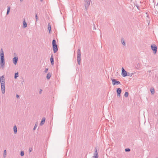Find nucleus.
<instances>
[{
    "instance_id": "obj_44",
    "label": "nucleus",
    "mask_w": 158,
    "mask_h": 158,
    "mask_svg": "<svg viewBox=\"0 0 158 158\" xmlns=\"http://www.w3.org/2000/svg\"><path fill=\"white\" fill-rule=\"evenodd\" d=\"M132 74H131V76H132Z\"/></svg>"
},
{
    "instance_id": "obj_30",
    "label": "nucleus",
    "mask_w": 158,
    "mask_h": 158,
    "mask_svg": "<svg viewBox=\"0 0 158 158\" xmlns=\"http://www.w3.org/2000/svg\"><path fill=\"white\" fill-rule=\"evenodd\" d=\"M37 125L35 124L34 127V128H33L34 130H35L36 129V127H37Z\"/></svg>"
},
{
    "instance_id": "obj_7",
    "label": "nucleus",
    "mask_w": 158,
    "mask_h": 158,
    "mask_svg": "<svg viewBox=\"0 0 158 158\" xmlns=\"http://www.w3.org/2000/svg\"><path fill=\"white\" fill-rule=\"evenodd\" d=\"M122 92V89L120 88H118L116 90L117 93V96L118 97L120 98V94Z\"/></svg>"
},
{
    "instance_id": "obj_35",
    "label": "nucleus",
    "mask_w": 158,
    "mask_h": 158,
    "mask_svg": "<svg viewBox=\"0 0 158 158\" xmlns=\"http://www.w3.org/2000/svg\"><path fill=\"white\" fill-rule=\"evenodd\" d=\"M0 56H4V53H0Z\"/></svg>"
},
{
    "instance_id": "obj_6",
    "label": "nucleus",
    "mask_w": 158,
    "mask_h": 158,
    "mask_svg": "<svg viewBox=\"0 0 158 158\" xmlns=\"http://www.w3.org/2000/svg\"><path fill=\"white\" fill-rule=\"evenodd\" d=\"M112 84L113 85H118L120 84V82L119 81H117L114 79H111Z\"/></svg>"
},
{
    "instance_id": "obj_31",
    "label": "nucleus",
    "mask_w": 158,
    "mask_h": 158,
    "mask_svg": "<svg viewBox=\"0 0 158 158\" xmlns=\"http://www.w3.org/2000/svg\"><path fill=\"white\" fill-rule=\"evenodd\" d=\"M35 19H36V21L38 20V18L37 16V14H36V15H35Z\"/></svg>"
},
{
    "instance_id": "obj_28",
    "label": "nucleus",
    "mask_w": 158,
    "mask_h": 158,
    "mask_svg": "<svg viewBox=\"0 0 158 158\" xmlns=\"http://www.w3.org/2000/svg\"><path fill=\"white\" fill-rule=\"evenodd\" d=\"M1 85H5V81H2L1 82Z\"/></svg>"
},
{
    "instance_id": "obj_16",
    "label": "nucleus",
    "mask_w": 158,
    "mask_h": 158,
    "mask_svg": "<svg viewBox=\"0 0 158 158\" xmlns=\"http://www.w3.org/2000/svg\"><path fill=\"white\" fill-rule=\"evenodd\" d=\"M14 131V132L15 134H16L17 133V127L16 125L14 126V128H13Z\"/></svg>"
},
{
    "instance_id": "obj_22",
    "label": "nucleus",
    "mask_w": 158,
    "mask_h": 158,
    "mask_svg": "<svg viewBox=\"0 0 158 158\" xmlns=\"http://www.w3.org/2000/svg\"><path fill=\"white\" fill-rule=\"evenodd\" d=\"M0 82H2V81H5L4 77L3 76H2L0 77Z\"/></svg>"
},
{
    "instance_id": "obj_3",
    "label": "nucleus",
    "mask_w": 158,
    "mask_h": 158,
    "mask_svg": "<svg viewBox=\"0 0 158 158\" xmlns=\"http://www.w3.org/2000/svg\"><path fill=\"white\" fill-rule=\"evenodd\" d=\"M85 6L86 10H87L90 4V0H85Z\"/></svg>"
},
{
    "instance_id": "obj_9",
    "label": "nucleus",
    "mask_w": 158,
    "mask_h": 158,
    "mask_svg": "<svg viewBox=\"0 0 158 158\" xmlns=\"http://www.w3.org/2000/svg\"><path fill=\"white\" fill-rule=\"evenodd\" d=\"M18 60V57H14L13 59V63L15 64L16 65L17 62V61Z\"/></svg>"
},
{
    "instance_id": "obj_21",
    "label": "nucleus",
    "mask_w": 158,
    "mask_h": 158,
    "mask_svg": "<svg viewBox=\"0 0 158 158\" xmlns=\"http://www.w3.org/2000/svg\"><path fill=\"white\" fill-rule=\"evenodd\" d=\"M150 91L152 94H154L155 93V90L154 88H151L150 89Z\"/></svg>"
},
{
    "instance_id": "obj_24",
    "label": "nucleus",
    "mask_w": 158,
    "mask_h": 158,
    "mask_svg": "<svg viewBox=\"0 0 158 158\" xmlns=\"http://www.w3.org/2000/svg\"><path fill=\"white\" fill-rule=\"evenodd\" d=\"M128 95H129L128 93L127 92H126L125 93L124 95V97H127L128 96Z\"/></svg>"
},
{
    "instance_id": "obj_15",
    "label": "nucleus",
    "mask_w": 158,
    "mask_h": 158,
    "mask_svg": "<svg viewBox=\"0 0 158 158\" xmlns=\"http://www.w3.org/2000/svg\"><path fill=\"white\" fill-rule=\"evenodd\" d=\"M48 29L49 31V33H50L51 32V25L49 23L48 24Z\"/></svg>"
},
{
    "instance_id": "obj_26",
    "label": "nucleus",
    "mask_w": 158,
    "mask_h": 158,
    "mask_svg": "<svg viewBox=\"0 0 158 158\" xmlns=\"http://www.w3.org/2000/svg\"><path fill=\"white\" fill-rule=\"evenodd\" d=\"M131 150L129 148H126L125 149V151L126 152H129Z\"/></svg>"
},
{
    "instance_id": "obj_37",
    "label": "nucleus",
    "mask_w": 158,
    "mask_h": 158,
    "mask_svg": "<svg viewBox=\"0 0 158 158\" xmlns=\"http://www.w3.org/2000/svg\"><path fill=\"white\" fill-rule=\"evenodd\" d=\"M93 25H94V30H95L96 29V28H95V24L94 23L93 24Z\"/></svg>"
},
{
    "instance_id": "obj_5",
    "label": "nucleus",
    "mask_w": 158,
    "mask_h": 158,
    "mask_svg": "<svg viewBox=\"0 0 158 158\" xmlns=\"http://www.w3.org/2000/svg\"><path fill=\"white\" fill-rule=\"evenodd\" d=\"M122 75L123 77H125L127 76H129V75L127 74V72L123 68H122Z\"/></svg>"
},
{
    "instance_id": "obj_25",
    "label": "nucleus",
    "mask_w": 158,
    "mask_h": 158,
    "mask_svg": "<svg viewBox=\"0 0 158 158\" xmlns=\"http://www.w3.org/2000/svg\"><path fill=\"white\" fill-rule=\"evenodd\" d=\"M18 76H18V73H15V77H14L15 78V79L16 78L18 77Z\"/></svg>"
},
{
    "instance_id": "obj_8",
    "label": "nucleus",
    "mask_w": 158,
    "mask_h": 158,
    "mask_svg": "<svg viewBox=\"0 0 158 158\" xmlns=\"http://www.w3.org/2000/svg\"><path fill=\"white\" fill-rule=\"evenodd\" d=\"M2 92L4 94L5 93V85H1Z\"/></svg>"
},
{
    "instance_id": "obj_34",
    "label": "nucleus",
    "mask_w": 158,
    "mask_h": 158,
    "mask_svg": "<svg viewBox=\"0 0 158 158\" xmlns=\"http://www.w3.org/2000/svg\"><path fill=\"white\" fill-rule=\"evenodd\" d=\"M48 68L46 69L44 72H45V73H46L48 72Z\"/></svg>"
},
{
    "instance_id": "obj_29",
    "label": "nucleus",
    "mask_w": 158,
    "mask_h": 158,
    "mask_svg": "<svg viewBox=\"0 0 158 158\" xmlns=\"http://www.w3.org/2000/svg\"><path fill=\"white\" fill-rule=\"evenodd\" d=\"M0 60H5L4 56H0Z\"/></svg>"
},
{
    "instance_id": "obj_39",
    "label": "nucleus",
    "mask_w": 158,
    "mask_h": 158,
    "mask_svg": "<svg viewBox=\"0 0 158 158\" xmlns=\"http://www.w3.org/2000/svg\"><path fill=\"white\" fill-rule=\"evenodd\" d=\"M137 6V8L139 9V6Z\"/></svg>"
},
{
    "instance_id": "obj_23",
    "label": "nucleus",
    "mask_w": 158,
    "mask_h": 158,
    "mask_svg": "<svg viewBox=\"0 0 158 158\" xmlns=\"http://www.w3.org/2000/svg\"><path fill=\"white\" fill-rule=\"evenodd\" d=\"M6 150H4L3 152V156L4 158H5L6 157Z\"/></svg>"
},
{
    "instance_id": "obj_33",
    "label": "nucleus",
    "mask_w": 158,
    "mask_h": 158,
    "mask_svg": "<svg viewBox=\"0 0 158 158\" xmlns=\"http://www.w3.org/2000/svg\"><path fill=\"white\" fill-rule=\"evenodd\" d=\"M0 53H4V52H3L2 49V48L1 49L0 51Z\"/></svg>"
},
{
    "instance_id": "obj_41",
    "label": "nucleus",
    "mask_w": 158,
    "mask_h": 158,
    "mask_svg": "<svg viewBox=\"0 0 158 158\" xmlns=\"http://www.w3.org/2000/svg\"><path fill=\"white\" fill-rule=\"evenodd\" d=\"M23 0H20V1L21 2H22L23 1Z\"/></svg>"
},
{
    "instance_id": "obj_1",
    "label": "nucleus",
    "mask_w": 158,
    "mask_h": 158,
    "mask_svg": "<svg viewBox=\"0 0 158 158\" xmlns=\"http://www.w3.org/2000/svg\"><path fill=\"white\" fill-rule=\"evenodd\" d=\"M52 49L54 53H56L58 51L57 45L56 44L55 40L54 39L52 41Z\"/></svg>"
},
{
    "instance_id": "obj_18",
    "label": "nucleus",
    "mask_w": 158,
    "mask_h": 158,
    "mask_svg": "<svg viewBox=\"0 0 158 158\" xmlns=\"http://www.w3.org/2000/svg\"><path fill=\"white\" fill-rule=\"evenodd\" d=\"M7 7V10L6 15H8L10 12V7L9 6H8Z\"/></svg>"
},
{
    "instance_id": "obj_42",
    "label": "nucleus",
    "mask_w": 158,
    "mask_h": 158,
    "mask_svg": "<svg viewBox=\"0 0 158 158\" xmlns=\"http://www.w3.org/2000/svg\"><path fill=\"white\" fill-rule=\"evenodd\" d=\"M40 1L41 2H42L43 1V0H40Z\"/></svg>"
},
{
    "instance_id": "obj_14",
    "label": "nucleus",
    "mask_w": 158,
    "mask_h": 158,
    "mask_svg": "<svg viewBox=\"0 0 158 158\" xmlns=\"http://www.w3.org/2000/svg\"><path fill=\"white\" fill-rule=\"evenodd\" d=\"M45 120V117H43L42 118L41 122L40 123V125L41 126L44 124Z\"/></svg>"
},
{
    "instance_id": "obj_43",
    "label": "nucleus",
    "mask_w": 158,
    "mask_h": 158,
    "mask_svg": "<svg viewBox=\"0 0 158 158\" xmlns=\"http://www.w3.org/2000/svg\"><path fill=\"white\" fill-rule=\"evenodd\" d=\"M93 158H98L93 157Z\"/></svg>"
},
{
    "instance_id": "obj_10",
    "label": "nucleus",
    "mask_w": 158,
    "mask_h": 158,
    "mask_svg": "<svg viewBox=\"0 0 158 158\" xmlns=\"http://www.w3.org/2000/svg\"><path fill=\"white\" fill-rule=\"evenodd\" d=\"M50 61L51 63V64L52 65H53L54 64V57L53 56V54L51 55V58H50Z\"/></svg>"
},
{
    "instance_id": "obj_12",
    "label": "nucleus",
    "mask_w": 158,
    "mask_h": 158,
    "mask_svg": "<svg viewBox=\"0 0 158 158\" xmlns=\"http://www.w3.org/2000/svg\"><path fill=\"white\" fill-rule=\"evenodd\" d=\"M5 64V60H0V65L3 68Z\"/></svg>"
},
{
    "instance_id": "obj_27",
    "label": "nucleus",
    "mask_w": 158,
    "mask_h": 158,
    "mask_svg": "<svg viewBox=\"0 0 158 158\" xmlns=\"http://www.w3.org/2000/svg\"><path fill=\"white\" fill-rule=\"evenodd\" d=\"M24 153L23 151H21L20 153V155L21 156H24Z\"/></svg>"
},
{
    "instance_id": "obj_13",
    "label": "nucleus",
    "mask_w": 158,
    "mask_h": 158,
    "mask_svg": "<svg viewBox=\"0 0 158 158\" xmlns=\"http://www.w3.org/2000/svg\"><path fill=\"white\" fill-rule=\"evenodd\" d=\"M23 28H25L26 27H27V24L26 23V22H25V19H24V20L23 21Z\"/></svg>"
},
{
    "instance_id": "obj_2",
    "label": "nucleus",
    "mask_w": 158,
    "mask_h": 158,
    "mask_svg": "<svg viewBox=\"0 0 158 158\" xmlns=\"http://www.w3.org/2000/svg\"><path fill=\"white\" fill-rule=\"evenodd\" d=\"M81 53L80 50L79 49H78L77 52V60L78 64L79 65L81 63Z\"/></svg>"
},
{
    "instance_id": "obj_11",
    "label": "nucleus",
    "mask_w": 158,
    "mask_h": 158,
    "mask_svg": "<svg viewBox=\"0 0 158 158\" xmlns=\"http://www.w3.org/2000/svg\"><path fill=\"white\" fill-rule=\"evenodd\" d=\"M98 154L97 152V149L96 148L95 149V152L94 154V156H93V157L98 158Z\"/></svg>"
},
{
    "instance_id": "obj_19",
    "label": "nucleus",
    "mask_w": 158,
    "mask_h": 158,
    "mask_svg": "<svg viewBox=\"0 0 158 158\" xmlns=\"http://www.w3.org/2000/svg\"><path fill=\"white\" fill-rule=\"evenodd\" d=\"M51 75H52V74L51 73H48L47 74V77H46L48 79H50V78L51 77Z\"/></svg>"
},
{
    "instance_id": "obj_40",
    "label": "nucleus",
    "mask_w": 158,
    "mask_h": 158,
    "mask_svg": "<svg viewBox=\"0 0 158 158\" xmlns=\"http://www.w3.org/2000/svg\"><path fill=\"white\" fill-rule=\"evenodd\" d=\"M127 74L129 75V76H130V73H127Z\"/></svg>"
},
{
    "instance_id": "obj_17",
    "label": "nucleus",
    "mask_w": 158,
    "mask_h": 158,
    "mask_svg": "<svg viewBox=\"0 0 158 158\" xmlns=\"http://www.w3.org/2000/svg\"><path fill=\"white\" fill-rule=\"evenodd\" d=\"M135 68L137 69H139L141 68V65L139 63H138L135 65Z\"/></svg>"
},
{
    "instance_id": "obj_36",
    "label": "nucleus",
    "mask_w": 158,
    "mask_h": 158,
    "mask_svg": "<svg viewBox=\"0 0 158 158\" xmlns=\"http://www.w3.org/2000/svg\"><path fill=\"white\" fill-rule=\"evenodd\" d=\"M42 89H40V91H39V94H41L42 93Z\"/></svg>"
},
{
    "instance_id": "obj_32",
    "label": "nucleus",
    "mask_w": 158,
    "mask_h": 158,
    "mask_svg": "<svg viewBox=\"0 0 158 158\" xmlns=\"http://www.w3.org/2000/svg\"><path fill=\"white\" fill-rule=\"evenodd\" d=\"M32 148H30L29 149V152H31L32 151Z\"/></svg>"
},
{
    "instance_id": "obj_20",
    "label": "nucleus",
    "mask_w": 158,
    "mask_h": 158,
    "mask_svg": "<svg viewBox=\"0 0 158 158\" xmlns=\"http://www.w3.org/2000/svg\"><path fill=\"white\" fill-rule=\"evenodd\" d=\"M121 42L122 44L125 46V42L123 38H122L121 39Z\"/></svg>"
},
{
    "instance_id": "obj_38",
    "label": "nucleus",
    "mask_w": 158,
    "mask_h": 158,
    "mask_svg": "<svg viewBox=\"0 0 158 158\" xmlns=\"http://www.w3.org/2000/svg\"><path fill=\"white\" fill-rule=\"evenodd\" d=\"M16 97L17 98H18L19 97V95L18 94H17L16 95Z\"/></svg>"
},
{
    "instance_id": "obj_4",
    "label": "nucleus",
    "mask_w": 158,
    "mask_h": 158,
    "mask_svg": "<svg viewBox=\"0 0 158 158\" xmlns=\"http://www.w3.org/2000/svg\"><path fill=\"white\" fill-rule=\"evenodd\" d=\"M152 49L154 53L156 54L157 52V47L155 44H152L151 46Z\"/></svg>"
}]
</instances>
